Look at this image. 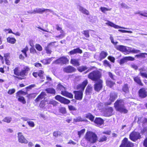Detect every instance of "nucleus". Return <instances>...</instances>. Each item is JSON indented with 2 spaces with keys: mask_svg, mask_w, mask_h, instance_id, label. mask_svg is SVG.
I'll use <instances>...</instances> for the list:
<instances>
[{
  "mask_svg": "<svg viewBox=\"0 0 147 147\" xmlns=\"http://www.w3.org/2000/svg\"><path fill=\"white\" fill-rule=\"evenodd\" d=\"M60 133V132L59 131L54 132H53V135L55 137H57L58 136Z\"/></svg>",
  "mask_w": 147,
  "mask_h": 147,
  "instance_id": "obj_64",
  "label": "nucleus"
},
{
  "mask_svg": "<svg viewBox=\"0 0 147 147\" xmlns=\"http://www.w3.org/2000/svg\"><path fill=\"white\" fill-rule=\"evenodd\" d=\"M68 107L69 110L70 111H75L77 110L76 108L72 105H69Z\"/></svg>",
  "mask_w": 147,
  "mask_h": 147,
  "instance_id": "obj_51",
  "label": "nucleus"
},
{
  "mask_svg": "<svg viewBox=\"0 0 147 147\" xmlns=\"http://www.w3.org/2000/svg\"><path fill=\"white\" fill-rule=\"evenodd\" d=\"M85 138L87 141L90 143H94L96 142L97 137L96 134L91 131H88L86 133Z\"/></svg>",
  "mask_w": 147,
  "mask_h": 147,
  "instance_id": "obj_3",
  "label": "nucleus"
},
{
  "mask_svg": "<svg viewBox=\"0 0 147 147\" xmlns=\"http://www.w3.org/2000/svg\"><path fill=\"white\" fill-rule=\"evenodd\" d=\"M113 111V109L111 107H110L108 108L106 111L105 114L106 116L109 117L112 115Z\"/></svg>",
  "mask_w": 147,
  "mask_h": 147,
  "instance_id": "obj_24",
  "label": "nucleus"
},
{
  "mask_svg": "<svg viewBox=\"0 0 147 147\" xmlns=\"http://www.w3.org/2000/svg\"><path fill=\"white\" fill-rule=\"evenodd\" d=\"M55 98L61 103L65 104H68L70 102L69 100L59 95L56 96Z\"/></svg>",
  "mask_w": 147,
  "mask_h": 147,
  "instance_id": "obj_11",
  "label": "nucleus"
},
{
  "mask_svg": "<svg viewBox=\"0 0 147 147\" xmlns=\"http://www.w3.org/2000/svg\"><path fill=\"white\" fill-rule=\"evenodd\" d=\"M118 31L120 32H121L123 33H132V31H127L121 29H119L118 30Z\"/></svg>",
  "mask_w": 147,
  "mask_h": 147,
  "instance_id": "obj_56",
  "label": "nucleus"
},
{
  "mask_svg": "<svg viewBox=\"0 0 147 147\" xmlns=\"http://www.w3.org/2000/svg\"><path fill=\"white\" fill-rule=\"evenodd\" d=\"M88 69V68L86 66H82L80 67H79L78 69L80 72H82V71L86 70Z\"/></svg>",
  "mask_w": 147,
  "mask_h": 147,
  "instance_id": "obj_39",
  "label": "nucleus"
},
{
  "mask_svg": "<svg viewBox=\"0 0 147 147\" xmlns=\"http://www.w3.org/2000/svg\"><path fill=\"white\" fill-rule=\"evenodd\" d=\"M101 74L99 71L95 70L90 73L88 75V78L94 81H96L100 80Z\"/></svg>",
  "mask_w": 147,
  "mask_h": 147,
  "instance_id": "obj_4",
  "label": "nucleus"
},
{
  "mask_svg": "<svg viewBox=\"0 0 147 147\" xmlns=\"http://www.w3.org/2000/svg\"><path fill=\"white\" fill-rule=\"evenodd\" d=\"M45 101L44 100H42L41 101L39 105V107L40 108L43 109L45 108Z\"/></svg>",
  "mask_w": 147,
  "mask_h": 147,
  "instance_id": "obj_45",
  "label": "nucleus"
},
{
  "mask_svg": "<svg viewBox=\"0 0 147 147\" xmlns=\"http://www.w3.org/2000/svg\"><path fill=\"white\" fill-rule=\"evenodd\" d=\"M85 115V117L89 119L91 121H93L94 117L90 113H88Z\"/></svg>",
  "mask_w": 147,
  "mask_h": 147,
  "instance_id": "obj_31",
  "label": "nucleus"
},
{
  "mask_svg": "<svg viewBox=\"0 0 147 147\" xmlns=\"http://www.w3.org/2000/svg\"><path fill=\"white\" fill-rule=\"evenodd\" d=\"M87 80L84 81L82 84L78 85L77 87V89L78 91H74L75 98L77 100H81L82 98L83 92L88 84Z\"/></svg>",
  "mask_w": 147,
  "mask_h": 147,
  "instance_id": "obj_1",
  "label": "nucleus"
},
{
  "mask_svg": "<svg viewBox=\"0 0 147 147\" xmlns=\"http://www.w3.org/2000/svg\"><path fill=\"white\" fill-rule=\"evenodd\" d=\"M106 84L107 86L110 88H112L115 84V82L109 80H107L106 81Z\"/></svg>",
  "mask_w": 147,
  "mask_h": 147,
  "instance_id": "obj_33",
  "label": "nucleus"
},
{
  "mask_svg": "<svg viewBox=\"0 0 147 147\" xmlns=\"http://www.w3.org/2000/svg\"><path fill=\"white\" fill-rule=\"evenodd\" d=\"M114 106L116 110L120 112L126 113H127V110L124 106V102L122 99H118L114 104Z\"/></svg>",
  "mask_w": 147,
  "mask_h": 147,
  "instance_id": "obj_2",
  "label": "nucleus"
},
{
  "mask_svg": "<svg viewBox=\"0 0 147 147\" xmlns=\"http://www.w3.org/2000/svg\"><path fill=\"white\" fill-rule=\"evenodd\" d=\"M30 53H36V49L33 48H31L30 49Z\"/></svg>",
  "mask_w": 147,
  "mask_h": 147,
  "instance_id": "obj_62",
  "label": "nucleus"
},
{
  "mask_svg": "<svg viewBox=\"0 0 147 147\" xmlns=\"http://www.w3.org/2000/svg\"><path fill=\"white\" fill-rule=\"evenodd\" d=\"M27 123H28L29 126L31 127H33L35 125L33 121H27Z\"/></svg>",
  "mask_w": 147,
  "mask_h": 147,
  "instance_id": "obj_55",
  "label": "nucleus"
},
{
  "mask_svg": "<svg viewBox=\"0 0 147 147\" xmlns=\"http://www.w3.org/2000/svg\"><path fill=\"white\" fill-rule=\"evenodd\" d=\"M107 55L108 53L104 51H101L99 56L100 60H101L102 59L105 58Z\"/></svg>",
  "mask_w": 147,
  "mask_h": 147,
  "instance_id": "obj_27",
  "label": "nucleus"
},
{
  "mask_svg": "<svg viewBox=\"0 0 147 147\" xmlns=\"http://www.w3.org/2000/svg\"><path fill=\"white\" fill-rule=\"evenodd\" d=\"M94 122L97 124L98 126L103 124L104 123L103 120L100 118H96L94 121Z\"/></svg>",
  "mask_w": 147,
  "mask_h": 147,
  "instance_id": "obj_20",
  "label": "nucleus"
},
{
  "mask_svg": "<svg viewBox=\"0 0 147 147\" xmlns=\"http://www.w3.org/2000/svg\"><path fill=\"white\" fill-rule=\"evenodd\" d=\"M117 97V94L114 92H111L110 94V98L109 101L105 102L106 105H110L112 102H114Z\"/></svg>",
  "mask_w": 147,
  "mask_h": 147,
  "instance_id": "obj_9",
  "label": "nucleus"
},
{
  "mask_svg": "<svg viewBox=\"0 0 147 147\" xmlns=\"http://www.w3.org/2000/svg\"><path fill=\"white\" fill-rule=\"evenodd\" d=\"M18 100L22 102L23 104H25L26 103V101L24 98L22 96H19L18 98Z\"/></svg>",
  "mask_w": 147,
  "mask_h": 147,
  "instance_id": "obj_38",
  "label": "nucleus"
},
{
  "mask_svg": "<svg viewBox=\"0 0 147 147\" xmlns=\"http://www.w3.org/2000/svg\"><path fill=\"white\" fill-rule=\"evenodd\" d=\"M85 129H83L81 130L80 131H78V134L79 136V137H80L85 132Z\"/></svg>",
  "mask_w": 147,
  "mask_h": 147,
  "instance_id": "obj_49",
  "label": "nucleus"
},
{
  "mask_svg": "<svg viewBox=\"0 0 147 147\" xmlns=\"http://www.w3.org/2000/svg\"><path fill=\"white\" fill-rule=\"evenodd\" d=\"M69 62L68 58L65 57L63 56L56 60L53 63L56 64H66Z\"/></svg>",
  "mask_w": 147,
  "mask_h": 147,
  "instance_id": "obj_8",
  "label": "nucleus"
},
{
  "mask_svg": "<svg viewBox=\"0 0 147 147\" xmlns=\"http://www.w3.org/2000/svg\"><path fill=\"white\" fill-rule=\"evenodd\" d=\"M52 43H49L47 46L45 47V50L47 54H51L52 52L51 51V47H50V45H51Z\"/></svg>",
  "mask_w": 147,
  "mask_h": 147,
  "instance_id": "obj_30",
  "label": "nucleus"
},
{
  "mask_svg": "<svg viewBox=\"0 0 147 147\" xmlns=\"http://www.w3.org/2000/svg\"><path fill=\"white\" fill-rule=\"evenodd\" d=\"M107 139V137L105 136H104L101 138L99 140V142H102L106 141Z\"/></svg>",
  "mask_w": 147,
  "mask_h": 147,
  "instance_id": "obj_50",
  "label": "nucleus"
},
{
  "mask_svg": "<svg viewBox=\"0 0 147 147\" xmlns=\"http://www.w3.org/2000/svg\"><path fill=\"white\" fill-rule=\"evenodd\" d=\"M92 87L90 85H88L85 91L86 94H89L92 93Z\"/></svg>",
  "mask_w": 147,
  "mask_h": 147,
  "instance_id": "obj_29",
  "label": "nucleus"
},
{
  "mask_svg": "<svg viewBox=\"0 0 147 147\" xmlns=\"http://www.w3.org/2000/svg\"><path fill=\"white\" fill-rule=\"evenodd\" d=\"M7 42L12 44L15 43L16 42V40L14 38H11L8 37L7 38Z\"/></svg>",
  "mask_w": 147,
  "mask_h": 147,
  "instance_id": "obj_35",
  "label": "nucleus"
},
{
  "mask_svg": "<svg viewBox=\"0 0 147 147\" xmlns=\"http://www.w3.org/2000/svg\"><path fill=\"white\" fill-rule=\"evenodd\" d=\"M137 123L140 125L144 127L147 124V119L143 117H138Z\"/></svg>",
  "mask_w": 147,
  "mask_h": 147,
  "instance_id": "obj_14",
  "label": "nucleus"
},
{
  "mask_svg": "<svg viewBox=\"0 0 147 147\" xmlns=\"http://www.w3.org/2000/svg\"><path fill=\"white\" fill-rule=\"evenodd\" d=\"M78 6L80 11L84 14L88 15L89 13L88 11L80 5H79Z\"/></svg>",
  "mask_w": 147,
  "mask_h": 147,
  "instance_id": "obj_26",
  "label": "nucleus"
},
{
  "mask_svg": "<svg viewBox=\"0 0 147 147\" xmlns=\"http://www.w3.org/2000/svg\"><path fill=\"white\" fill-rule=\"evenodd\" d=\"M108 59L110 61L113 63H114L115 59L114 57L111 56H109L108 57Z\"/></svg>",
  "mask_w": 147,
  "mask_h": 147,
  "instance_id": "obj_57",
  "label": "nucleus"
},
{
  "mask_svg": "<svg viewBox=\"0 0 147 147\" xmlns=\"http://www.w3.org/2000/svg\"><path fill=\"white\" fill-rule=\"evenodd\" d=\"M47 93L55 94L56 93L55 90L52 88H48L45 90Z\"/></svg>",
  "mask_w": 147,
  "mask_h": 147,
  "instance_id": "obj_23",
  "label": "nucleus"
},
{
  "mask_svg": "<svg viewBox=\"0 0 147 147\" xmlns=\"http://www.w3.org/2000/svg\"><path fill=\"white\" fill-rule=\"evenodd\" d=\"M127 61H133L135 60V59L134 58L131 57H126Z\"/></svg>",
  "mask_w": 147,
  "mask_h": 147,
  "instance_id": "obj_59",
  "label": "nucleus"
},
{
  "mask_svg": "<svg viewBox=\"0 0 147 147\" xmlns=\"http://www.w3.org/2000/svg\"><path fill=\"white\" fill-rule=\"evenodd\" d=\"M116 49L121 51L126 52L127 50V47L123 45H119L116 47Z\"/></svg>",
  "mask_w": 147,
  "mask_h": 147,
  "instance_id": "obj_22",
  "label": "nucleus"
},
{
  "mask_svg": "<svg viewBox=\"0 0 147 147\" xmlns=\"http://www.w3.org/2000/svg\"><path fill=\"white\" fill-rule=\"evenodd\" d=\"M79 61V59H71L70 63L75 66H79L80 65Z\"/></svg>",
  "mask_w": 147,
  "mask_h": 147,
  "instance_id": "obj_25",
  "label": "nucleus"
},
{
  "mask_svg": "<svg viewBox=\"0 0 147 147\" xmlns=\"http://www.w3.org/2000/svg\"><path fill=\"white\" fill-rule=\"evenodd\" d=\"M107 24H108V25H109L115 28H122V29H129V28H125L124 27H121L120 26H118V25H116L114 24H113V23L111 22H108Z\"/></svg>",
  "mask_w": 147,
  "mask_h": 147,
  "instance_id": "obj_21",
  "label": "nucleus"
},
{
  "mask_svg": "<svg viewBox=\"0 0 147 147\" xmlns=\"http://www.w3.org/2000/svg\"><path fill=\"white\" fill-rule=\"evenodd\" d=\"M63 71L65 72L71 73L75 72L76 71V69L74 67L71 66H68L64 68Z\"/></svg>",
  "mask_w": 147,
  "mask_h": 147,
  "instance_id": "obj_15",
  "label": "nucleus"
},
{
  "mask_svg": "<svg viewBox=\"0 0 147 147\" xmlns=\"http://www.w3.org/2000/svg\"><path fill=\"white\" fill-rule=\"evenodd\" d=\"M35 86V84H32L26 87V89L27 90H28V89H31L32 88L34 87Z\"/></svg>",
  "mask_w": 147,
  "mask_h": 147,
  "instance_id": "obj_60",
  "label": "nucleus"
},
{
  "mask_svg": "<svg viewBox=\"0 0 147 147\" xmlns=\"http://www.w3.org/2000/svg\"><path fill=\"white\" fill-rule=\"evenodd\" d=\"M59 111L62 114H65L66 113V108L65 107H61L59 108Z\"/></svg>",
  "mask_w": 147,
  "mask_h": 147,
  "instance_id": "obj_41",
  "label": "nucleus"
},
{
  "mask_svg": "<svg viewBox=\"0 0 147 147\" xmlns=\"http://www.w3.org/2000/svg\"><path fill=\"white\" fill-rule=\"evenodd\" d=\"M30 70L29 68L26 67L24 68V69L22 70L20 72L19 76L22 77H24L26 76L28 73V71Z\"/></svg>",
  "mask_w": 147,
  "mask_h": 147,
  "instance_id": "obj_18",
  "label": "nucleus"
},
{
  "mask_svg": "<svg viewBox=\"0 0 147 147\" xmlns=\"http://www.w3.org/2000/svg\"><path fill=\"white\" fill-rule=\"evenodd\" d=\"M11 120V118L9 117H5L3 120V121L7 123H10Z\"/></svg>",
  "mask_w": 147,
  "mask_h": 147,
  "instance_id": "obj_43",
  "label": "nucleus"
},
{
  "mask_svg": "<svg viewBox=\"0 0 147 147\" xmlns=\"http://www.w3.org/2000/svg\"><path fill=\"white\" fill-rule=\"evenodd\" d=\"M15 91V89H12L10 90H9L8 92V94H13L14 93Z\"/></svg>",
  "mask_w": 147,
  "mask_h": 147,
  "instance_id": "obj_61",
  "label": "nucleus"
},
{
  "mask_svg": "<svg viewBox=\"0 0 147 147\" xmlns=\"http://www.w3.org/2000/svg\"><path fill=\"white\" fill-rule=\"evenodd\" d=\"M139 96L142 98H144L147 96V92L144 88H141L139 91Z\"/></svg>",
  "mask_w": 147,
  "mask_h": 147,
  "instance_id": "obj_16",
  "label": "nucleus"
},
{
  "mask_svg": "<svg viewBox=\"0 0 147 147\" xmlns=\"http://www.w3.org/2000/svg\"><path fill=\"white\" fill-rule=\"evenodd\" d=\"M140 74L142 77H144L147 78V74L146 73L140 71Z\"/></svg>",
  "mask_w": 147,
  "mask_h": 147,
  "instance_id": "obj_52",
  "label": "nucleus"
},
{
  "mask_svg": "<svg viewBox=\"0 0 147 147\" xmlns=\"http://www.w3.org/2000/svg\"><path fill=\"white\" fill-rule=\"evenodd\" d=\"M140 52V51L138 50H137L133 48L132 49V53H138Z\"/></svg>",
  "mask_w": 147,
  "mask_h": 147,
  "instance_id": "obj_58",
  "label": "nucleus"
},
{
  "mask_svg": "<svg viewBox=\"0 0 147 147\" xmlns=\"http://www.w3.org/2000/svg\"><path fill=\"white\" fill-rule=\"evenodd\" d=\"M129 137L131 140L135 142L138 139H140L141 136L139 132L133 131L130 134Z\"/></svg>",
  "mask_w": 147,
  "mask_h": 147,
  "instance_id": "obj_7",
  "label": "nucleus"
},
{
  "mask_svg": "<svg viewBox=\"0 0 147 147\" xmlns=\"http://www.w3.org/2000/svg\"><path fill=\"white\" fill-rule=\"evenodd\" d=\"M57 88L61 91V94L63 95L71 98H73V95L65 91V88L60 84L58 85Z\"/></svg>",
  "mask_w": 147,
  "mask_h": 147,
  "instance_id": "obj_5",
  "label": "nucleus"
},
{
  "mask_svg": "<svg viewBox=\"0 0 147 147\" xmlns=\"http://www.w3.org/2000/svg\"><path fill=\"white\" fill-rule=\"evenodd\" d=\"M133 145L132 143L128 141V139L125 138L122 141L120 147H132Z\"/></svg>",
  "mask_w": 147,
  "mask_h": 147,
  "instance_id": "obj_10",
  "label": "nucleus"
},
{
  "mask_svg": "<svg viewBox=\"0 0 147 147\" xmlns=\"http://www.w3.org/2000/svg\"><path fill=\"white\" fill-rule=\"evenodd\" d=\"M127 61L126 57H125L120 60L119 63L121 65L127 62Z\"/></svg>",
  "mask_w": 147,
  "mask_h": 147,
  "instance_id": "obj_42",
  "label": "nucleus"
},
{
  "mask_svg": "<svg viewBox=\"0 0 147 147\" xmlns=\"http://www.w3.org/2000/svg\"><path fill=\"white\" fill-rule=\"evenodd\" d=\"M47 11L49 12L53 11H52L49 9H45L43 8H36L34 9L33 11H27V12L28 13L30 14H36V13L42 14L44 12Z\"/></svg>",
  "mask_w": 147,
  "mask_h": 147,
  "instance_id": "obj_6",
  "label": "nucleus"
},
{
  "mask_svg": "<svg viewBox=\"0 0 147 147\" xmlns=\"http://www.w3.org/2000/svg\"><path fill=\"white\" fill-rule=\"evenodd\" d=\"M107 74L113 80H115V79L114 78L115 76L113 75L112 73L110 72H108Z\"/></svg>",
  "mask_w": 147,
  "mask_h": 147,
  "instance_id": "obj_47",
  "label": "nucleus"
},
{
  "mask_svg": "<svg viewBox=\"0 0 147 147\" xmlns=\"http://www.w3.org/2000/svg\"><path fill=\"white\" fill-rule=\"evenodd\" d=\"M36 49L39 51H41L42 50V48L41 46L39 44H36Z\"/></svg>",
  "mask_w": 147,
  "mask_h": 147,
  "instance_id": "obj_53",
  "label": "nucleus"
},
{
  "mask_svg": "<svg viewBox=\"0 0 147 147\" xmlns=\"http://www.w3.org/2000/svg\"><path fill=\"white\" fill-rule=\"evenodd\" d=\"M120 5L122 8L129 9L130 8L125 3H122L120 4Z\"/></svg>",
  "mask_w": 147,
  "mask_h": 147,
  "instance_id": "obj_46",
  "label": "nucleus"
},
{
  "mask_svg": "<svg viewBox=\"0 0 147 147\" xmlns=\"http://www.w3.org/2000/svg\"><path fill=\"white\" fill-rule=\"evenodd\" d=\"M82 53V50L79 48L78 47L70 51L68 53V54L69 55H72L76 53L81 54Z\"/></svg>",
  "mask_w": 147,
  "mask_h": 147,
  "instance_id": "obj_17",
  "label": "nucleus"
},
{
  "mask_svg": "<svg viewBox=\"0 0 147 147\" xmlns=\"http://www.w3.org/2000/svg\"><path fill=\"white\" fill-rule=\"evenodd\" d=\"M14 74L19 76L20 72H18V67H16L14 70Z\"/></svg>",
  "mask_w": 147,
  "mask_h": 147,
  "instance_id": "obj_54",
  "label": "nucleus"
},
{
  "mask_svg": "<svg viewBox=\"0 0 147 147\" xmlns=\"http://www.w3.org/2000/svg\"><path fill=\"white\" fill-rule=\"evenodd\" d=\"M82 33L83 34L86 38H89L90 36L89 34V30H84Z\"/></svg>",
  "mask_w": 147,
  "mask_h": 147,
  "instance_id": "obj_40",
  "label": "nucleus"
},
{
  "mask_svg": "<svg viewBox=\"0 0 147 147\" xmlns=\"http://www.w3.org/2000/svg\"><path fill=\"white\" fill-rule=\"evenodd\" d=\"M133 48H130L128 47H127V50H126V52H129L132 53V49Z\"/></svg>",
  "mask_w": 147,
  "mask_h": 147,
  "instance_id": "obj_63",
  "label": "nucleus"
},
{
  "mask_svg": "<svg viewBox=\"0 0 147 147\" xmlns=\"http://www.w3.org/2000/svg\"><path fill=\"white\" fill-rule=\"evenodd\" d=\"M100 9L102 12L105 13L106 11H110L111 9V8L109 9L105 7H101Z\"/></svg>",
  "mask_w": 147,
  "mask_h": 147,
  "instance_id": "obj_37",
  "label": "nucleus"
},
{
  "mask_svg": "<svg viewBox=\"0 0 147 147\" xmlns=\"http://www.w3.org/2000/svg\"><path fill=\"white\" fill-rule=\"evenodd\" d=\"M104 64L105 66H108L110 68H111V65L109 62L107 60H105L104 61Z\"/></svg>",
  "mask_w": 147,
  "mask_h": 147,
  "instance_id": "obj_48",
  "label": "nucleus"
},
{
  "mask_svg": "<svg viewBox=\"0 0 147 147\" xmlns=\"http://www.w3.org/2000/svg\"><path fill=\"white\" fill-rule=\"evenodd\" d=\"M18 137L20 143L24 144L28 143V141L25 138L21 132H18Z\"/></svg>",
  "mask_w": 147,
  "mask_h": 147,
  "instance_id": "obj_13",
  "label": "nucleus"
},
{
  "mask_svg": "<svg viewBox=\"0 0 147 147\" xmlns=\"http://www.w3.org/2000/svg\"><path fill=\"white\" fill-rule=\"evenodd\" d=\"M129 88L128 84H125L123 86L122 90L125 93H128L129 92Z\"/></svg>",
  "mask_w": 147,
  "mask_h": 147,
  "instance_id": "obj_28",
  "label": "nucleus"
},
{
  "mask_svg": "<svg viewBox=\"0 0 147 147\" xmlns=\"http://www.w3.org/2000/svg\"><path fill=\"white\" fill-rule=\"evenodd\" d=\"M48 103L49 104L53 105L54 106H56L59 104L58 102L53 100H51L49 101Z\"/></svg>",
  "mask_w": 147,
  "mask_h": 147,
  "instance_id": "obj_36",
  "label": "nucleus"
},
{
  "mask_svg": "<svg viewBox=\"0 0 147 147\" xmlns=\"http://www.w3.org/2000/svg\"><path fill=\"white\" fill-rule=\"evenodd\" d=\"M145 55H147V53H142L136 55L135 57L138 58H145L146 57Z\"/></svg>",
  "mask_w": 147,
  "mask_h": 147,
  "instance_id": "obj_32",
  "label": "nucleus"
},
{
  "mask_svg": "<svg viewBox=\"0 0 147 147\" xmlns=\"http://www.w3.org/2000/svg\"><path fill=\"white\" fill-rule=\"evenodd\" d=\"M96 82L94 85V89L96 91L98 92L102 88L103 82L101 80Z\"/></svg>",
  "mask_w": 147,
  "mask_h": 147,
  "instance_id": "obj_12",
  "label": "nucleus"
},
{
  "mask_svg": "<svg viewBox=\"0 0 147 147\" xmlns=\"http://www.w3.org/2000/svg\"><path fill=\"white\" fill-rule=\"evenodd\" d=\"M46 95L45 92H42L35 100L36 102H37L44 98Z\"/></svg>",
  "mask_w": 147,
  "mask_h": 147,
  "instance_id": "obj_19",
  "label": "nucleus"
},
{
  "mask_svg": "<svg viewBox=\"0 0 147 147\" xmlns=\"http://www.w3.org/2000/svg\"><path fill=\"white\" fill-rule=\"evenodd\" d=\"M134 81L138 84H139L142 86L143 84L141 82V81L140 79V78L138 77H134Z\"/></svg>",
  "mask_w": 147,
  "mask_h": 147,
  "instance_id": "obj_34",
  "label": "nucleus"
},
{
  "mask_svg": "<svg viewBox=\"0 0 147 147\" xmlns=\"http://www.w3.org/2000/svg\"><path fill=\"white\" fill-rule=\"evenodd\" d=\"M74 120H75V121L78 122V121H87V120L86 119H82L81 117H78L76 119H74Z\"/></svg>",
  "mask_w": 147,
  "mask_h": 147,
  "instance_id": "obj_44",
  "label": "nucleus"
}]
</instances>
